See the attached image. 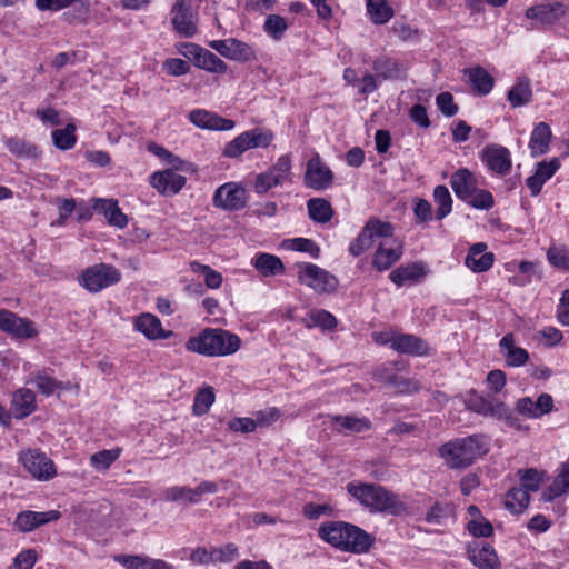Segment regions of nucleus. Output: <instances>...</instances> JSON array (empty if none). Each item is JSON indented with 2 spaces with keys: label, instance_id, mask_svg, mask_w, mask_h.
<instances>
[{
  "label": "nucleus",
  "instance_id": "1",
  "mask_svg": "<svg viewBox=\"0 0 569 569\" xmlns=\"http://www.w3.org/2000/svg\"><path fill=\"white\" fill-rule=\"evenodd\" d=\"M393 232L395 227L390 222L370 218L349 244V252L353 257H359L372 247L376 239H383L373 254L372 266L379 271H386L400 260L403 253L402 243L393 239Z\"/></svg>",
  "mask_w": 569,
  "mask_h": 569
},
{
  "label": "nucleus",
  "instance_id": "2",
  "mask_svg": "<svg viewBox=\"0 0 569 569\" xmlns=\"http://www.w3.org/2000/svg\"><path fill=\"white\" fill-rule=\"evenodd\" d=\"M321 540L343 552L366 553L375 539L360 527L345 521H326L318 528Z\"/></svg>",
  "mask_w": 569,
  "mask_h": 569
},
{
  "label": "nucleus",
  "instance_id": "3",
  "mask_svg": "<svg viewBox=\"0 0 569 569\" xmlns=\"http://www.w3.org/2000/svg\"><path fill=\"white\" fill-rule=\"evenodd\" d=\"M347 491L370 512L399 515L405 510L398 496L375 483L350 482Z\"/></svg>",
  "mask_w": 569,
  "mask_h": 569
},
{
  "label": "nucleus",
  "instance_id": "4",
  "mask_svg": "<svg viewBox=\"0 0 569 569\" xmlns=\"http://www.w3.org/2000/svg\"><path fill=\"white\" fill-rule=\"evenodd\" d=\"M241 339L227 330L207 328L186 342V349L208 357L229 356L239 350Z\"/></svg>",
  "mask_w": 569,
  "mask_h": 569
},
{
  "label": "nucleus",
  "instance_id": "5",
  "mask_svg": "<svg viewBox=\"0 0 569 569\" xmlns=\"http://www.w3.org/2000/svg\"><path fill=\"white\" fill-rule=\"evenodd\" d=\"M486 452V445L478 435L450 440L439 448L440 457L450 469H465Z\"/></svg>",
  "mask_w": 569,
  "mask_h": 569
},
{
  "label": "nucleus",
  "instance_id": "6",
  "mask_svg": "<svg viewBox=\"0 0 569 569\" xmlns=\"http://www.w3.org/2000/svg\"><path fill=\"white\" fill-rule=\"evenodd\" d=\"M467 408L479 415L503 420L506 425L516 430H523L525 427L512 409L506 403L491 397H483L471 393L466 401Z\"/></svg>",
  "mask_w": 569,
  "mask_h": 569
},
{
  "label": "nucleus",
  "instance_id": "7",
  "mask_svg": "<svg viewBox=\"0 0 569 569\" xmlns=\"http://www.w3.org/2000/svg\"><path fill=\"white\" fill-rule=\"evenodd\" d=\"M121 272L112 264L98 263L87 268L80 276V284L89 292L97 293L118 283Z\"/></svg>",
  "mask_w": 569,
  "mask_h": 569
},
{
  "label": "nucleus",
  "instance_id": "8",
  "mask_svg": "<svg viewBox=\"0 0 569 569\" xmlns=\"http://www.w3.org/2000/svg\"><path fill=\"white\" fill-rule=\"evenodd\" d=\"M567 12V6L560 1H547L529 7L525 16L532 22L526 27L535 30L549 27L559 21Z\"/></svg>",
  "mask_w": 569,
  "mask_h": 569
},
{
  "label": "nucleus",
  "instance_id": "9",
  "mask_svg": "<svg viewBox=\"0 0 569 569\" xmlns=\"http://www.w3.org/2000/svg\"><path fill=\"white\" fill-rule=\"evenodd\" d=\"M291 176V158L289 154H283L278 158L276 163L266 172L256 177L254 191L258 194H263L270 189L283 184L290 180Z\"/></svg>",
  "mask_w": 569,
  "mask_h": 569
},
{
  "label": "nucleus",
  "instance_id": "10",
  "mask_svg": "<svg viewBox=\"0 0 569 569\" xmlns=\"http://www.w3.org/2000/svg\"><path fill=\"white\" fill-rule=\"evenodd\" d=\"M298 280L317 292H332L338 287L337 278L329 271L309 262L298 264Z\"/></svg>",
  "mask_w": 569,
  "mask_h": 569
},
{
  "label": "nucleus",
  "instance_id": "11",
  "mask_svg": "<svg viewBox=\"0 0 569 569\" xmlns=\"http://www.w3.org/2000/svg\"><path fill=\"white\" fill-rule=\"evenodd\" d=\"M171 24L182 38H192L198 33V14L191 8V0H176L171 8Z\"/></svg>",
  "mask_w": 569,
  "mask_h": 569
},
{
  "label": "nucleus",
  "instance_id": "12",
  "mask_svg": "<svg viewBox=\"0 0 569 569\" xmlns=\"http://www.w3.org/2000/svg\"><path fill=\"white\" fill-rule=\"evenodd\" d=\"M20 461L24 469L39 481H48L56 477L57 469L52 459L38 449L21 452Z\"/></svg>",
  "mask_w": 569,
  "mask_h": 569
},
{
  "label": "nucleus",
  "instance_id": "13",
  "mask_svg": "<svg viewBox=\"0 0 569 569\" xmlns=\"http://www.w3.org/2000/svg\"><path fill=\"white\" fill-rule=\"evenodd\" d=\"M247 200V191L243 187L236 182H227L214 191L212 203L227 211H238L246 207Z\"/></svg>",
  "mask_w": 569,
  "mask_h": 569
},
{
  "label": "nucleus",
  "instance_id": "14",
  "mask_svg": "<svg viewBox=\"0 0 569 569\" xmlns=\"http://www.w3.org/2000/svg\"><path fill=\"white\" fill-rule=\"evenodd\" d=\"M0 330L16 339H29L38 335L34 323L7 309H0Z\"/></svg>",
  "mask_w": 569,
  "mask_h": 569
},
{
  "label": "nucleus",
  "instance_id": "15",
  "mask_svg": "<svg viewBox=\"0 0 569 569\" xmlns=\"http://www.w3.org/2000/svg\"><path fill=\"white\" fill-rule=\"evenodd\" d=\"M209 47L229 60L246 62L254 59L251 46L236 38L212 40Z\"/></svg>",
  "mask_w": 569,
  "mask_h": 569
},
{
  "label": "nucleus",
  "instance_id": "16",
  "mask_svg": "<svg viewBox=\"0 0 569 569\" xmlns=\"http://www.w3.org/2000/svg\"><path fill=\"white\" fill-rule=\"evenodd\" d=\"M303 180L308 188L326 190L332 184L333 173L331 169L321 161L320 157L316 154L307 163Z\"/></svg>",
  "mask_w": 569,
  "mask_h": 569
},
{
  "label": "nucleus",
  "instance_id": "17",
  "mask_svg": "<svg viewBox=\"0 0 569 569\" xmlns=\"http://www.w3.org/2000/svg\"><path fill=\"white\" fill-rule=\"evenodd\" d=\"M61 518V512L58 510L48 511H31L24 510L17 515L13 527L19 532H30L37 528L57 521Z\"/></svg>",
  "mask_w": 569,
  "mask_h": 569
},
{
  "label": "nucleus",
  "instance_id": "18",
  "mask_svg": "<svg viewBox=\"0 0 569 569\" xmlns=\"http://www.w3.org/2000/svg\"><path fill=\"white\" fill-rule=\"evenodd\" d=\"M179 169H166L150 176V184L163 196L177 194L186 184V177L178 173Z\"/></svg>",
  "mask_w": 569,
  "mask_h": 569
},
{
  "label": "nucleus",
  "instance_id": "19",
  "mask_svg": "<svg viewBox=\"0 0 569 569\" xmlns=\"http://www.w3.org/2000/svg\"><path fill=\"white\" fill-rule=\"evenodd\" d=\"M482 161L487 167L499 176H506L511 169V154L510 151L499 144L487 146L482 150Z\"/></svg>",
  "mask_w": 569,
  "mask_h": 569
},
{
  "label": "nucleus",
  "instance_id": "20",
  "mask_svg": "<svg viewBox=\"0 0 569 569\" xmlns=\"http://www.w3.org/2000/svg\"><path fill=\"white\" fill-rule=\"evenodd\" d=\"M188 118L191 123L202 129L229 131L234 128L233 120L202 109L192 110Z\"/></svg>",
  "mask_w": 569,
  "mask_h": 569
},
{
  "label": "nucleus",
  "instance_id": "21",
  "mask_svg": "<svg viewBox=\"0 0 569 569\" xmlns=\"http://www.w3.org/2000/svg\"><path fill=\"white\" fill-rule=\"evenodd\" d=\"M559 168L560 161L558 158H552L550 161H541L537 163L535 173L526 180V184L532 197H537L541 192L542 186L557 172Z\"/></svg>",
  "mask_w": 569,
  "mask_h": 569
},
{
  "label": "nucleus",
  "instance_id": "22",
  "mask_svg": "<svg viewBox=\"0 0 569 569\" xmlns=\"http://www.w3.org/2000/svg\"><path fill=\"white\" fill-rule=\"evenodd\" d=\"M450 186L458 199L465 202L478 188L476 176L467 168H460L450 177Z\"/></svg>",
  "mask_w": 569,
  "mask_h": 569
},
{
  "label": "nucleus",
  "instance_id": "23",
  "mask_svg": "<svg viewBox=\"0 0 569 569\" xmlns=\"http://www.w3.org/2000/svg\"><path fill=\"white\" fill-rule=\"evenodd\" d=\"M392 349L399 353L416 357L427 356L430 352V347L423 339L410 333H398L393 338Z\"/></svg>",
  "mask_w": 569,
  "mask_h": 569
},
{
  "label": "nucleus",
  "instance_id": "24",
  "mask_svg": "<svg viewBox=\"0 0 569 569\" xmlns=\"http://www.w3.org/2000/svg\"><path fill=\"white\" fill-rule=\"evenodd\" d=\"M485 242L472 244L466 256L465 264L473 272L481 273L489 270L495 261V254L488 252Z\"/></svg>",
  "mask_w": 569,
  "mask_h": 569
},
{
  "label": "nucleus",
  "instance_id": "25",
  "mask_svg": "<svg viewBox=\"0 0 569 569\" xmlns=\"http://www.w3.org/2000/svg\"><path fill=\"white\" fill-rule=\"evenodd\" d=\"M92 209L102 213L108 223L119 229H123L128 224L127 216L121 211L118 201L114 199H92Z\"/></svg>",
  "mask_w": 569,
  "mask_h": 569
},
{
  "label": "nucleus",
  "instance_id": "26",
  "mask_svg": "<svg viewBox=\"0 0 569 569\" xmlns=\"http://www.w3.org/2000/svg\"><path fill=\"white\" fill-rule=\"evenodd\" d=\"M134 329L141 332L149 340L167 339L173 332L164 330L161 321L151 313H142L134 320Z\"/></svg>",
  "mask_w": 569,
  "mask_h": 569
},
{
  "label": "nucleus",
  "instance_id": "27",
  "mask_svg": "<svg viewBox=\"0 0 569 569\" xmlns=\"http://www.w3.org/2000/svg\"><path fill=\"white\" fill-rule=\"evenodd\" d=\"M114 560L126 569H173V566L164 560L147 555H119Z\"/></svg>",
  "mask_w": 569,
  "mask_h": 569
},
{
  "label": "nucleus",
  "instance_id": "28",
  "mask_svg": "<svg viewBox=\"0 0 569 569\" xmlns=\"http://www.w3.org/2000/svg\"><path fill=\"white\" fill-rule=\"evenodd\" d=\"M469 558L471 562L479 569H500V562L495 549L489 543L477 542L469 546Z\"/></svg>",
  "mask_w": 569,
  "mask_h": 569
},
{
  "label": "nucleus",
  "instance_id": "29",
  "mask_svg": "<svg viewBox=\"0 0 569 569\" xmlns=\"http://www.w3.org/2000/svg\"><path fill=\"white\" fill-rule=\"evenodd\" d=\"M36 395L27 388L17 390L12 396L11 409L17 419H23L36 410Z\"/></svg>",
  "mask_w": 569,
  "mask_h": 569
},
{
  "label": "nucleus",
  "instance_id": "30",
  "mask_svg": "<svg viewBox=\"0 0 569 569\" xmlns=\"http://www.w3.org/2000/svg\"><path fill=\"white\" fill-rule=\"evenodd\" d=\"M499 347L505 353V360L509 367L523 366L529 359V353L526 349L515 346L512 333L503 336L499 342Z\"/></svg>",
  "mask_w": 569,
  "mask_h": 569
},
{
  "label": "nucleus",
  "instance_id": "31",
  "mask_svg": "<svg viewBox=\"0 0 569 569\" xmlns=\"http://www.w3.org/2000/svg\"><path fill=\"white\" fill-rule=\"evenodd\" d=\"M372 69L377 77L383 80L401 79L406 74V68L398 60L389 57H379L372 62Z\"/></svg>",
  "mask_w": 569,
  "mask_h": 569
},
{
  "label": "nucleus",
  "instance_id": "32",
  "mask_svg": "<svg viewBox=\"0 0 569 569\" xmlns=\"http://www.w3.org/2000/svg\"><path fill=\"white\" fill-rule=\"evenodd\" d=\"M425 276V266L421 262H413L392 270L389 279L397 287H401L407 282H419Z\"/></svg>",
  "mask_w": 569,
  "mask_h": 569
},
{
  "label": "nucleus",
  "instance_id": "33",
  "mask_svg": "<svg viewBox=\"0 0 569 569\" xmlns=\"http://www.w3.org/2000/svg\"><path fill=\"white\" fill-rule=\"evenodd\" d=\"M331 421L339 427L336 429L339 433H361L371 429V421L366 417H356L352 415H336Z\"/></svg>",
  "mask_w": 569,
  "mask_h": 569
},
{
  "label": "nucleus",
  "instance_id": "34",
  "mask_svg": "<svg viewBox=\"0 0 569 569\" xmlns=\"http://www.w3.org/2000/svg\"><path fill=\"white\" fill-rule=\"evenodd\" d=\"M3 143L7 150L17 158L37 159L41 156V151L34 143L19 137H4Z\"/></svg>",
  "mask_w": 569,
  "mask_h": 569
},
{
  "label": "nucleus",
  "instance_id": "35",
  "mask_svg": "<svg viewBox=\"0 0 569 569\" xmlns=\"http://www.w3.org/2000/svg\"><path fill=\"white\" fill-rule=\"evenodd\" d=\"M551 136V129L546 122H539L533 128L529 141L532 157H539L548 152Z\"/></svg>",
  "mask_w": 569,
  "mask_h": 569
},
{
  "label": "nucleus",
  "instance_id": "36",
  "mask_svg": "<svg viewBox=\"0 0 569 569\" xmlns=\"http://www.w3.org/2000/svg\"><path fill=\"white\" fill-rule=\"evenodd\" d=\"M193 64L202 70L211 73H226L228 70L227 63L221 60L217 54L208 49L200 47L197 54L193 58Z\"/></svg>",
  "mask_w": 569,
  "mask_h": 569
},
{
  "label": "nucleus",
  "instance_id": "37",
  "mask_svg": "<svg viewBox=\"0 0 569 569\" xmlns=\"http://www.w3.org/2000/svg\"><path fill=\"white\" fill-rule=\"evenodd\" d=\"M569 492V459L560 467L559 473L556 476L553 482L542 492L545 501H552L553 499L567 495Z\"/></svg>",
  "mask_w": 569,
  "mask_h": 569
},
{
  "label": "nucleus",
  "instance_id": "38",
  "mask_svg": "<svg viewBox=\"0 0 569 569\" xmlns=\"http://www.w3.org/2000/svg\"><path fill=\"white\" fill-rule=\"evenodd\" d=\"M531 83L526 77H519L507 93V99L512 108H519L528 104L531 101Z\"/></svg>",
  "mask_w": 569,
  "mask_h": 569
},
{
  "label": "nucleus",
  "instance_id": "39",
  "mask_svg": "<svg viewBox=\"0 0 569 569\" xmlns=\"http://www.w3.org/2000/svg\"><path fill=\"white\" fill-rule=\"evenodd\" d=\"M473 91L479 96H487L493 88L495 80L488 71L480 67H473L466 70Z\"/></svg>",
  "mask_w": 569,
  "mask_h": 569
},
{
  "label": "nucleus",
  "instance_id": "40",
  "mask_svg": "<svg viewBox=\"0 0 569 569\" xmlns=\"http://www.w3.org/2000/svg\"><path fill=\"white\" fill-rule=\"evenodd\" d=\"M252 263L263 277L280 274L284 271L281 259L270 253H258Z\"/></svg>",
  "mask_w": 569,
  "mask_h": 569
},
{
  "label": "nucleus",
  "instance_id": "41",
  "mask_svg": "<svg viewBox=\"0 0 569 569\" xmlns=\"http://www.w3.org/2000/svg\"><path fill=\"white\" fill-rule=\"evenodd\" d=\"M301 322L308 329L319 327L322 330H332L337 327L336 317L323 309L311 310Z\"/></svg>",
  "mask_w": 569,
  "mask_h": 569
},
{
  "label": "nucleus",
  "instance_id": "42",
  "mask_svg": "<svg viewBox=\"0 0 569 569\" xmlns=\"http://www.w3.org/2000/svg\"><path fill=\"white\" fill-rule=\"evenodd\" d=\"M530 493L518 487L510 489L506 495L505 507L512 513H521L529 505Z\"/></svg>",
  "mask_w": 569,
  "mask_h": 569
},
{
  "label": "nucleus",
  "instance_id": "43",
  "mask_svg": "<svg viewBox=\"0 0 569 569\" xmlns=\"http://www.w3.org/2000/svg\"><path fill=\"white\" fill-rule=\"evenodd\" d=\"M308 213L311 220L319 223H327L332 218L331 204L321 198H312L307 202Z\"/></svg>",
  "mask_w": 569,
  "mask_h": 569
},
{
  "label": "nucleus",
  "instance_id": "44",
  "mask_svg": "<svg viewBox=\"0 0 569 569\" xmlns=\"http://www.w3.org/2000/svg\"><path fill=\"white\" fill-rule=\"evenodd\" d=\"M367 12L371 21L376 24L388 22L395 14L393 9L386 0H368Z\"/></svg>",
  "mask_w": 569,
  "mask_h": 569
},
{
  "label": "nucleus",
  "instance_id": "45",
  "mask_svg": "<svg viewBox=\"0 0 569 569\" xmlns=\"http://www.w3.org/2000/svg\"><path fill=\"white\" fill-rule=\"evenodd\" d=\"M51 137L57 149L62 151L70 150L77 142L76 126L68 123L63 129L53 130Z\"/></svg>",
  "mask_w": 569,
  "mask_h": 569
},
{
  "label": "nucleus",
  "instance_id": "46",
  "mask_svg": "<svg viewBox=\"0 0 569 569\" xmlns=\"http://www.w3.org/2000/svg\"><path fill=\"white\" fill-rule=\"evenodd\" d=\"M27 382L34 385L39 392L47 397L53 395L57 390L62 388V383L60 381H57L46 372L40 371L31 373Z\"/></svg>",
  "mask_w": 569,
  "mask_h": 569
},
{
  "label": "nucleus",
  "instance_id": "47",
  "mask_svg": "<svg viewBox=\"0 0 569 569\" xmlns=\"http://www.w3.org/2000/svg\"><path fill=\"white\" fill-rule=\"evenodd\" d=\"M433 199L437 203L436 217L442 220L452 209V198L446 186H437L433 190Z\"/></svg>",
  "mask_w": 569,
  "mask_h": 569
},
{
  "label": "nucleus",
  "instance_id": "48",
  "mask_svg": "<svg viewBox=\"0 0 569 569\" xmlns=\"http://www.w3.org/2000/svg\"><path fill=\"white\" fill-rule=\"evenodd\" d=\"M120 455V448L101 450L90 456V465L98 471H107Z\"/></svg>",
  "mask_w": 569,
  "mask_h": 569
},
{
  "label": "nucleus",
  "instance_id": "49",
  "mask_svg": "<svg viewBox=\"0 0 569 569\" xmlns=\"http://www.w3.org/2000/svg\"><path fill=\"white\" fill-rule=\"evenodd\" d=\"M288 27L289 26L283 17L279 14H270L264 20L263 31L273 40L279 41L288 30Z\"/></svg>",
  "mask_w": 569,
  "mask_h": 569
},
{
  "label": "nucleus",
  "instance_id": "50",
  "mask_svg": "<svg viewBox=\"0 0 569 569\" xmlns=\"http://www.w3.org/2000/svg\"><path fill=\"white\" fill-rule=\"evenodd\" d=\"M216 399L213 388L206 387L199 390L194 397V402L192 406L193 413L196 416H202L207 413L210 407L213 405Z\"/></svg>",
  "mask_w": 569,
  "mask_h": 569
},
{
  "label": "nucleus",
  "instance_id": "51",
  "mask_svg": "<svg viewBox=\"0 0 569 569\" xmlns=\"http://www.w3.org/2000/svg\"><path fill=\"white\" fill-rule=\"evenodd\" d=\"M191 269L193 272L200 273L204 277V282L207 287L211 289H218L221 286V273L213 270L211 267L194 261L191 263Z\"/></svg>",
  "mask_w": 569,
  "mask_h": 569
},
{
  "label": "nucleus",
  "instance_id": "52",
  "mask_svg": "<svg viewBox=\"0 0 569 569\" xmlns=\"http://www.w3.org/2000/svg\"><path fill=\"white\" fill-rule=\"evenodd\" d=\"M548 261L555 268L569 270V249L565 246L550 247L547 252Z\"/></svg>",
  "mask_w": 569,
  "mask_h": 569
},
{
  "label": "nucleus",
  "instance_id": "53",
  "mask_svg": "<svg viewBox=\"0 0 569 569\" xmlns=\"http://www.w3.org/2000/svg\"><path fill=\"white\" fill-rule=\"evenodd\" d=\"M147 149L166 163L171 164L174 169H183L186 164V162L179 157L174 156L172 152L156 142H149Z\"/></svg>",
  "mask_w": 569,
  "mask_h": 569
},
{
  "label": "nucleus",
  "instance_id": "54",
  "mask_svg": "<svg viewBox=\"0 0 569 569\" xmlns=\"http://www.w3.org/2000/svg\"><path fill=\"white\" fill-rule=\"evenodd\" d=\"M465 202L479 210H489L495 204L493 196L491 192L478 188L468 200H465Z\"/></svg>",
  "mask_w": 569,
  "mask_h": 569
},
{
  "label": "nucleus",
  "instance_id": "55",
  "mask_svg": "<svg viewBox=\"0 0 569 569\" xmlns=\"http://www.w3.org/2000/svg\"><path fill=\"white\" fill-rule=\"evenodd\" d=\"M467 529L470 535L473 537H483L488 538L493 533V527L489 520H487L482 515H479L478 519H471Z\"/></svg>",
  "mask_w": 569,
  "mask_h": 569
},
{
  "label": "nucleus",
  "instance_id": "56",
  "mask_svg": "<svg viewBox=\"0 0 569 569\" xmlns=\"http://www.w3.org/2000/svg\"><path fill=\"white\" fill-rule=\"evenodd\" d=\"M163 499L170 502H183L191 505L190 487L172 486L166 488L162 492Z\"/></svg>",
  "mask_w": 569,
  "mask_h": 569
},
{
  "label": "nucleus",
  "instance_id": "57",
  "mask_svg": "<svg viewBox=\"0 0 569 569\" xmlns=\"http://www.w3.org/2000/svg\"><path fill=\"white\" fill-rule=\"evenodd\" d=\"M521 488L528 490V492H536L539 490L542 475L536 469L529 468L526 470H519Z\"/></svg>",
  "mask_w": 569,
  "mask_h": 569
},
{
  "label": "nucleus",
  "instance_id": "58",
  "mask_svg": "<svg viewBox=\"0 0 569 569\" xmlns=\"http://www.w3.org/2000/svg\"><path fill=\"white\" fill-rule=\"evenodd\" d=\"M288 249L299 252H308L311 257L317 258L319 256V248L315 241L307 238H293L284 241Z\"/></svg>",
  "mask_w": 569,
  "mask_h": 569
},
{
  "label": "nucleus",
  "instance_id": "59",
  "mask_svg": "<svg viewBox=\"0 0 569 569\" xmlns=\"http://www.w3.org/2000/svg\"><path fill=\"white\" fill-rule=\"evenodd\" d=\"M212 549V561L217 562H231L239 556L238 547L230 542L221 547H213Z\"/></svg>",
  "mask_w": 569,
  "mask_h": 569
},
{
  "label": "nucleus",
  "instance_id": "60",
  "mask_svg": "<svg viewBox=\"0 0 569 569\" xmlns=\"http://www.w3.org/2000/svg\"><path fill=\"white\" fill-rule=\"evenodd\" d=\"M248 134L244 132L234 138L232 141L226 144L223 149V156L228 158H237L244 151L249 150Z\"/></svg>",
  "mask_w": 569,
  "mask_h": 569
},
{
  "label": "nucleus",
  "instance_id": "61",
  "mask_svg": "<svg viewBox=\"0 0 569 569\" xmlns=\"http://www.w3.org/2000/svg\"><path fill=\"white\" fill-rule=\"evenodd\" d=\"M388 382L396 388L399 393H416L421 389L419 381L413 379L401 378L396 375L389 377Z\"/></svg>",
  "mask_w": 569,
  "mask_h": 569
},
{
  "label": "nucleus",
  "instance_id": "62",
  "mask_svg": "<svg viewBox=\"0 0 569 569\" xmlns=\"http://www.w3.org/2000/svg\"><path fill=\"white\" fill-rule=\"evenodd\" d=\"M281 417V412L276 407H269L254 412L253 421L256 428L258 427H269L276 421H278Z\"/></svg>",
  "mask_w": 569,
  "mask_h": 569
},
{
  "label": "nucleus",
  "instance_id": "63",
  "mask_svg": "<svg viewBox=\"0 0 569 569\" xmlns=\"http://www.w3.org/2000/svg\"><path fill=\"white\" fill-rule=\"evenodd\" d=\"M449 511V505L435 502L426 513L425 520L428 523L441 525L448 518Z\"/></svg>",
  "mask_w": 569,
  "mask_h": 569
},
{
  "label": "nucleus",
  "instance_id": "64",
  "mask_svg": "<svg viewBox=\"0 0 569 569\" xmlns=\"http://www.w3.org/2000/svg\"><path fill=\"white\" fill-rule=\"evenodd\" d=\"M436 103L439 111L446 117H453L459 110L450 92L439 93L436 98Z\"/></svg>",
  "mask_w": 569,
  "mask_h": 569
}]
</instances>
